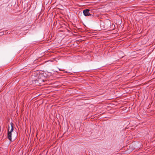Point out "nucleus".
I'll list each match as a JSON object with an SVG mask.
<instances>
[{
  "label": "nucleus",
  "instance_id": "nucleus-2",
  "mask_svg": "<svg viewBox=\"0 0 155 155\" xmlns=\"http://www.w3.org/2000/svg\"><path fill=\"white\" fill-rule=\"evenodd\" d=\"M42 75L41 74L39 75V76H38V77L37 79V81L39 83H41V82H43L44 81V80L43 79H41V78H39V77H41V76H42Z\"/></svg>",
  "mask_w": 155,
  "mask_h": 155
},
{
  "label": "nucleus",
  "instance_id": "nucleus-3",
  "mask_svg": "<svg viewBox=\"0 0 155 155\" xmlns=\"http://www.w3.org/2000/svg\"><path fill=\"white\" fill-rule=\"evenodd\" d=\"M12 134L11 132H8V139L11 141H12Z\"/></svg>",
  "mask_w": 155,
  "mask_h": 155
},
{
  "label": "nucleus",
  "instance_id": "nucleus-1",
  "mask_svg": "<svg viewBox=\"0 0 155 155\" xmlns=\"http://www.w3.org/2000/svg\"><path fill=\"white\" fill-rule=\"evenodd\" d=\"M92 13V10L88 9H85L83 11L84 15L86 16L91 15Z\"/></svg>",
  "mask_w": 155,
  "mask_h": 155
},
{
  "label": "nucleus",
  "instance_id": "nucleus-4",
  "mask_svg": "<svg viewBox=\"0 0 155 155\" xmlns=\"http://www.w3.org/2000/svg\"><path fill=\"white\" fill-rule=\"evenodd\" d=\"M11 129L10 131H9V130H8V132H11V133H12V132L13 131V123H11Z\"/></svg>",
  "mask_w": 155,
  "mask_h": 155
}]
</instances>
